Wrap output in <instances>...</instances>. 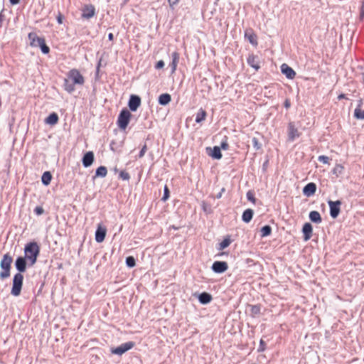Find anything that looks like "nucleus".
<instances>
[{
    "mask_svg": "<svg viewBox=\"0 0 364 364\" xmlns=\"http://www.w3.org/2000/svg\"><path fill=\"white\" fill-rule=\"evenodd\" d=\"M24 252V257L28 260V265L33 266L36 262L40 248L36 242H31L26 245Z\"/></svg>",
    "mask_w": 364,
    "mask_h": 364,
    "instance_id": "f257e3e1",
    "label": "nucleus"
},
{
    "mask_svg": "<svg viewBox=\"0 0 364 364\" xmlns=\"http://www.w3.org/2000/svg\"><path fill=\"white\" fill-rule=\"evenodd\" d=\"M13 259L9 254H5L1 262L0 267L2 269V271L0 272V279H5L10 276V270L11 267Z\"/></svg>",
    "mask_w": 364,
    "mask_h": 364,
    "instance_id": "f03ea898",
    "label": "nucleus"
},
{
    "mask_svg": "<svg viewBox=\"0 0 364 364\" xmlns=\"http://www.w3.org/2000/svg\"><path fill=\"white\" fill-rule=\"evenodd\" d=\"M23 276L21 273H16L13 278L11 294L14 296L20 295L23 286Z\"/></svg>",
    "mask_w": 364,
    "mask_h": 364,
    "instance_id": "7ed1b4c3",
    "label": "nucleus"
},
{
    "mask_svg": "<svg viewBox=\"0 0 364 364\" xmlns=\"http://www.w3.org/2000/svg\"><path fill=\"white\" fill-rule=\"evenodd\" d=\"M68 78L74 83V85H82L85 82L84 77L77 69H72L68 74Z\"/></svg>",
    "mask_w": 364,
    "mask_h": 364,
    "instance_id": "20e7f679",
    "label": "nucleus"
},
{
    "mask_svg": "<svg viewBox=\"0 0 364 364\" xmlns=\"http://www.w3.org/2000/svg\"><path fill=\"white\" fill-rule=\"evenodd\" d=\"M131 114L127 109H123L119 117L117 120V124L119 129H125L128 126Z\"/></svg>",
    "mask_w": 364,
    "mask_h": 364,
    "instance_id": "39448f33",
    "label": "nucleus"
},
{
    "mask_svg": "<svg viewBox=\"0 0 364 364\" xmlns=\"http://www.w3.org/2000/svg\"><path fill=\"white\" fill-rule=\"evenodd\" d=\"M328 204L330 208V215L332 218H336L341 212V201L340 200H328Z\"/></svg>",
    "mask_w": 364,
    "mask_h": 364,
    "instance_id": "423d86ee",
    "label": "nucleus"
},
{
    "mask_svg": "<svg viewBox=\"0 0 364 364\" xmlns=\"http://www.w3.org/2000/svg\"><path fill=\"white\" fill-rule=\"evenodd\" d=\"M133 346H134L133 343H124L117 348H112L111 353L112 354L121 355L123 353H124L125 352H127V350L132 348Z\"/></svg>",
    "mask_w": 364,
    "mask_h": 364,
    "instance_id": "0eeeda50",
    "label": "nucleus"
},
{
    "mask_svg": "<svg viewBox=\"0 0 364 364\" xmlns=\"http://www.w3.org/2000/svg\"><path fill=\"white\" fill-rule=\"evenodd\" d=\"M82 18L89 19L95 16V9L91 4H87L82 8Z\"/></svg>",
    "mask_w": 364,
    "mask_h": 364,
    "instance_id": "6e6552de",
    "label": "nucleus"
},
{
    "mask_svg": "<svg viewBox=\"0 0 364 364\" xmlns=\"http://www.w3.org/2000/svg\"><path fill=\"white\" fill-rule=\"evenodd\" d=\"M228 268L226 262L216 261L212 265V269L215 273L225 272Z\"/></svg>",
    "mask_w": 364,
    "mask_h": 364,
    "instance_id": "1a4fd4ad",
    "label": "nucleus"
},
{
    "mask_svg": "<svg viewBox=\"0 0 364 364\" xmlns=\"http://www.w3.org/2000/svg\"><path fill=\"white\" fill-rule=\"evenodd\" d=\"M300 136V134L295 127L294 124L292 122L289 123L288 124V138L289 141H293L296 138H298Z\"/></svg>",
    "mask_w": 364,
    "mask_h": 364,
    "instance_id": "9d476101",
    "label": "nucleus"
},
{
    "mask_svg": "<svg viewBox=\"0 0 364 364\" xmlns=\"http://www.w3.org/2000/svg\"><path fill=\"white\" fill-rule=\"evenodd\" d=\"M140 105H141V98L137 95H131L130 99L129 100V103H128L129 109L132 111L134 112L138 109V107L140 106Z\"/></svg>",
    "mask_w": 364,
    "mask_h": 364,
    "instance_id": "9b49d317",
    "label": "nucleus"
},
{
    "mask_svg": "<svg viewBox=\"0 0 364 364\" xmlns=\"http://www.w3.org/2000/svg\"><path fill=\"white\" fill-rule=\"evenodd\" d=\"M107 233V229L99 225L95 232V240L97 242H102L104 241Z\"/></svg>",
    "mask_w": 364,
    "mask_h": 364,
    "instance_id": "f8f14e48",
    "label": "nucleus"
},
{
    "mask_svg": "<svg viewBox=\"0 0 364 364\" xmlns=\"http://www.w3.org/2000/svg\"><path fill=\"white\" fill-rule=\"evenodd\" d=\"M26 259L23 257H18L15 261V267L18 273L24 272L26 269Z\"/></svg>",
    "mask_w": 364,
    "mask_h": 364,
    "instance_id": "ddd939ff",
    "label": "nucleus"
},
{
    "mask_svg": "<svg viewBox=\"0 0 364 364\" xmlns=\"http://www.w3.org/2000/svg\"><path fill=\"white\" fill-rule=\"evenodd\" d=\"M28 38L32 47H38L45 40L43 38L38 37L35 33H30L28 34Z\"/></svg>",
    "mask_w": 364,
    "mask_h": 364,
    "instance_id": "4468645a",
    "label": "nucleus"
},
{
    "mask_svg": "<svg viewBox=\"0 0 364 364\" xmlns=\"http://www.w3.org/2000/svg\"><path fill=\"white\" fill-rule=\"evenodd\" d=\"M281 70L288 79H293L296 75L295 71L286 63L282 65Z\"/></svg>",
    "mask_w": 364,
    "mask_h": 364,
    "instance_id": "2eb2a0df",
    "label": "nucleus"
},
{
    "mask_svg": "<svg viewBox=\"0 0 364 364\" xmlns=\"http://www.w3.org/2000/svg\"><path fill=\"white\" fill-rule=\"evenodd\" d=\"M94 153L92 151H87L82 157V162L85 167L90 166L94 161Z\"/></svg>",
    "mask_w": 364,
    "mask_h": 364,
    "instance_id": "dca6fc26",
    "label": "nucleus"
},
{
    "mask_svg": "<svg viewBox=\"0 0 364 364\" xmlns=\"http://www.w3.org/2000/svg\"><path fill=\"white\" fill-rule=\"evenodd\" d=\"M313 228L311 223H306L302 228V232L304 234V240L308 241L312 236Z\"/></svg>",
    "mask_w": 364,
    "mask_h": 364,
    "instance_id": "f3484780",
    "label": "nucleus"
},
{
    "mask_svg": "<svg viewBox=\"0 0 364 364\" xmlns=\"http://www.w3.org/2000/svg\"><path fill=\"white\" fill-rule=\"evenodd\" d=\"M316 191V185L314 183H309L303 188L304 196L309 197L313 196Z\"/></svg>",
    "mask_w": 364,
    "mask_h": 364,
    "instance_id": "a211bd4d",
    "label": "nucleus"
},
{
    "mask_svg": "<svg viewBox=\"0 0 364 364\" xmlns=\"http://www.w3.org/2000/svg\"><path fill=\"white\" fill-rule=\"evenodd\" d=\"M172 57V62L170 64V66L171 67V73H173L177 68V65L179 61V53L178 52H173L171 54Z\"/></svg>",
    "mask_w": 364,
    "mask_h": 364,
    "instance_id": "6ab92c4d",
    "label": "nucleus"
},
{
    "mask_svg": "<svg viewBox=\"0 0 364 364\" xmlns=\"http://www.w3.org/2000/svg\"><path fill=\"white\" fill-rule=\"evenodd\" d=\"M309 219L311 222L314 223H321L322 221L321 216L320 213L316 210H313L309 213Z\"/></svg>",
    "mask_w": 364,
    "mask_h": 364,
    "instance_id": "aec40b11",
    "label": "nucleus"
},
{
    "mask_svg": "<svg viewBox=\"0 0 364 364\" xmlns=\"http://www.w3.org/2000/svg\"><path fill=\"white\" fill-rule=\"evenodd\" d=\"M58 115L56 113L53 112L45 119V122L50 125H55L58 123Z\"/></svg>",
    "mask_w": 364,
    "mask_h": 364,
    "instance_id": "412c9836",
    "label": "nucleus"
},
{
    "mask_svg": "<svg viewBox=\"0 0 364 364\" xmlns=\"http://www.w3.org/2000/svg\"><path fill=\"white\" fill-rule=\"evenodd\" d=\"M199 301L203 304H206L210 302L212 300V296L210 294L206 292H203L198 296Z\"/></svg>",
    "mask_w": 364,
    "mask_h": 364,
    "instance_id": "4be33fe9",
    "label": "nucleus"
},
{
    "mask_svg": "<svg viewBox=\"0 0 364 364\" xmlns=\"http://www.w3.org/2000/svg\"><path fill=\"white\" fill-rule=\"evenodd\" d=\"M74 83L72 82L69 78L64 80L63 87L69 93H72L75 90Z\"/></svg>",
    "mask_w": 364,
    "mask_h": 364,
    "instance_id": "5701e85b",
    "label": "nucleus"
},
{
    "mask_svg": "<svg viewBox=\"0 0 364 364\" xmlns=\"http://www.w3.org/2000/svg\"><path fill=\"white\" fill-rule=\"evenodd\" d=\"M171 100V95L168 93L161 94L159 97V103L161 105H168Z\"/></svg>",
    "mask_w": 364,
    "mask_h": 364,
    "instance_id": "b1692460",
    "label": "nucleus"
},
{
    "mask_svg": "<svg viewBox=\"0 0 364 364\" xmlns=\"http://www.w3.org/2000/svg\"><path fill=\"white\" fill-rule=\"evenodd\" d=\"M210 156L215 159H220L222 157L220 147L219 146H214L213 149L211 150V153L209 154Z\"/></svg>",
    "mask_w": 364,
    "mask_h": 364,
    "instance_id": "393cba45",
    "label": "nucleus"
},
{
    "mask_svg": "<svg viewBox=\"0 0 364 364\" xmlns=\"http://www.w3.org/2000/svg\"><path fill=\"white\" fill-rule=\"evenodd\" d=\"M262 63H263V61L257 56H252V68L258 70L260 68Z\"/></svg>",
    "mask_w": 364,
    "mask_h": 364,
    "instance_id": "a878e982",
    "label": "nucleus"
},
{
    "mask_svg": "<svg viewBox=\"0 0 364 364\" xmlns=\"http://www.w3.org/2000/svg\"><path fill=\"white\" fill-rule=\"evenodd\" d=\"M51 179H52V175L49 171H46L43 173L42 177H41V181L44 185H46V186L49 185L51 181Z\"/></svg>",
    "mask_w": 364,
    "mask_h": 364,
    "instance_id": "bb28decb",
    "label": "nucleus"
},
{
    "mask_svg": "<svg viewBox=\"0 0 364 364\" xmlns=\"http://www.w3.org/2000/svg\"><path fill=\"white\" fill-rule=\"evenodd\" d=\"M107 168L105 166H101L97 168L95 177L104 178L107 176Z\"/></svg>",
    "mask_w": 364,
    "mask_h": 364,
    "instance_id": "cd10ccee",
    "label": "nucleus"
},
{
    "mask_svg": "<svg viewBox=\"0 0 364 364\" xmlns=\"http://www.w3.org/2000/svg\"><path fill=\"white\" fill-rule=\"evenodd\" d=\"M205 117H206V112L205 110L200 109L198 112L196 114V122L197 123H200L201 122H203V120H205Z\"/></svg>",
    "mask_w": 364,
    "mask_h": 364,
    "instance_id": "c85d7f7f",
    "label": "nucleus"
},
{
    "mask_svg": "<svg viewBox=\"0 0 364 364\" xmlns=\"http://www.w3.org/2000/svg\"><path fill=\"white\" fill-rule=\"evenodd\" d=\"M260 232H261V236L262 237H267L271 234L272 228L269 225H264V227H262L261 228Z\"/></svg>",
    "mask_w": 364,
    "mask_h": 364,
    "instance_id": "c756f323",
    "label": "nucleus"
},
{
    "mask_svg": "<svg viewBox=\"0 0 364 364\" xmlns=\"http://www.w3.org/2000/svg\"><path fill=\"white\" fill-rule=\"evenodd\" d=\"M354 117L358 119H364V110L356 107L354 111Z\"/></svg>",
    "mask_w": 364,
    "mask_h": 364,
    "instance_id": "7c9ffc66",
    "label": "nucleus"
},
{
    "mask_svg": "<svg viewBox=\"0 0 364 364\" xmlns=\"http://www.w3.org/2000/svg\"><path fill=\"white\" fill-rule=\"evenodd\" d=\"M343 169L344 167L342 165L336 164L332 171L333 174L336 175V176H338L339 175L342 174Z\"/></svg>",
    "mask_w": 364,
    "mask_h": 364,
    "instance_id": "2f4dec72",
    "label": "nucleus"
},
{
    "mask_svg": "<svg viewBox=\"0 0 364 364\" xmlns=\"http://www.w3.org/2000/svg\"><path fill=\"white\" fill-rule=\"evenodd\" d=\"M230 244V240L229 238H225L220 243L219 250H223L228 247Z\"/></svg>",
    "mask_w": 364,
    "mask_h": 364,
    "instance_id": "473e14b6",
    "label": "nucleus"
},
{
    "mask_svg": "<svg viewBox=\"0 0 364 364\" xmlns=\"http://www.w3.org/2000/svg\"><path fill=\"white\" fill-rule=\"evenodd\" d=\"M242 220L246 223L250 221V208H248L245 210L242 215Z\"/></svg>",
    "mask_w": 364,
    "mask_h": 364,
    "instance_id": "72a5a7b5",
    "label": "nucleus"
},
{
    "mask_svg": "<svg viewBox=\"0 0 364 364\" xmlns=\"http://www.w3.org/2000/svg\"><path fill=\"white\" fill-rule=\"evenodd\" d=\"M38 47L41 48L42 53L44 54H47L50 51V48L48 46H46L45 41H43Z\"/></svg>",
    "mask_w": 364,
    "mask_h": 364,
    "instance_id": "f704fd0d",
    "label": "nucleus"
},
{
    "mask_svg": "<svg viewBox=\"0 0 364 364\" xmlns=\"http://www.w3.org/2000/svg\"><path fill=\"white\" fill-rule=\"evenodd\" d=\"M253 146L256 150H259L262 148V144L255 137L252 139Z\"/></svg>",
    "mask_w": 364,
    "mask_h": 364,
    "instance_id": "c9c22d12",
    "label": "nucleus"
},
{
    "mask_svg": "<svg viewBox=\"0 0 364 364\" xmlns=\"http://www.w3.org/2000/svg\"><path fill=\"white\" fill-rule=\"evenodd\" d=\"M126 263L129 267H133L136 264L135 259L133 257H128L126 259Z\"/></svg>",
    "mask_w": 364,
    "mask_h": 364,
    "instance_id": "e433bc0d",
    "label": "nucleus"
},
{
    "mask_svg": "<svg viewBox=\"0 0 364 364\" xmlns=\"http://www.w3.org/2000/svg\"><path fill=\"white\" fill-rule=\"evenodd\" d=\"M119 177L122 179V180H124V181H128L129 180L130 178V176H129V173L124 171H122L119 173Z\"/></svg>",
    "mask_w": 364,
    "mask_h": 364,
    "instance_id": "4c0bfd02",
    "label": "nucleus"
},
{
    "mask_svg": "<svg viewBox=\"0 0 364 364\" xmlns=\"http://www.w3.org/2000/svg\"><path fill=\"white\" fill-rule=\"evenodd\" d=\"M168 198H169V190H168L167 186H164V196H163L161 200L163 201H166L168 200Z\"/></svg>",
    "mask_w": 364,
    "mask_h": 364,
    "instance_id": "58836bf2",
    "label": "nucleus"
},
{
    "mask_svg": "<svg viewBox=\"0 0 364 364\" xmlns=\"http://www.w3.org/2000/svg\"><path fill=\"white\" fill-rule=\"evenodd\" d=\"M318 161H320L323 164H328V162H329V158L324 155L319 156L318 158Z\"/></svg>",
    "mask_w": 364,
    "mask_h": 364,
    "instance_id": "ea45409f",
    "label": "nucleus"
},
{
    "mask_svg": "<svg viewBox=\"0 0 364 364\" xmlns=\"http://www.w3.org/2000/svg\"><path fill=\"white\" fill-rule=\"evenodd\" d=\"M260 309H261V307L259 305L252 306V314H259Z\"/></svg>",
    "mask_w": 364,
    "mask_h": 364,
    "instance_id": "a19ab883",
    "label": "nucleus"
},
{
    "mask_svg": "<svg viewBox=\"0 0 364 364\" xmlns=\"http://www.w3.org/2000/svg\"><path fill=\"white\" fill-rule=\"evenodd\" d=\"M146 150H147V146H146V144H144V145L143 146V147L141 148V151H140L139 154V158H142V157L144 156V154H145V153H146Z\"/></svg>",
    "mask_w": 364,
    "mask_h": 364,
    "instance_id": "79ce46f5",
    "label": "nucleus"
},
{
    "mask_svg": "<svg viewBox=\"0 0 364 364\" xmlns=\"http://www.w3.org/2000/svg\"><path fill=\"white\" fill-rule=\"evenodd\" d=\"M164 62L163 60H159L157 62V63L155 65L156 69H161L164 68Z\"/></svg>",
    "mask_w": 364,
    "mask_h": 364,
    "instance_id": "37998d69",
    "label": "nucleus"
},
{
    "mask_svg": "<svg viewBox=\"0 0 364 364\" xmlns=\"http://www.w3.org/2000/svg\"><path fill=\"white\" fill-rule=\"evenodd\" d=\"M364 18V2H363L361 8H360V19L363 20Z\"/></svg>",
    "mask_w": 364,
    "mask_h": 364,
    "instance_id": "c03bdc74",
    "label": "nucleus"
},
{
    "mask_svg": "<svg viewBox=\"0 0 364 364\" xmlns=\"http://www.w3.org/2000/svg\"><path fill=\"white\" fill-rule=\"evenodd\" d=\"M63 16L59 13L58 15L57 16V21L59 24H61L63 23Z\"/></svg>",
    "mask_w": 364,
    "mask_h": 364,
    "instance_id": "a18cd8bd",
    "label": "nucleus"
},
{
    "mask_svg": "<svg viewBox=\"0 0 364 364\" xmlns=\"http://www.w3.org/2000/svg\"><path fill=\"white\" fill-rule=\"evenodd\" d=\"M35 212L37 215H41L43 213V209L41 207H36L35 208Z\"/></svg>",
    "mask_w": 364,
    "mask_h": 364,
    "instance_id": "49530a36",
    "label": "nucleus"
},
{
    "mask_svg": "<svg viewBox=\"0 0 364 364\" xmlns=\"http://www.w3.org/2000/svg\"><path fill=\"white\" fill-rule=\"evenodd\" d=\"M257 42L255 36L252 33V46H257Z\"/></svg>",
    "mask_w": 364,
    "mask_h": 364,
    "instance_id": "de8ad7c7",
    "label": "nucleus"
},
{
    "mask_svg": "<svg viewBox=\"0 0 364 364\" xmlns=\"http://www.w3.org/2000/svg\"><path fill=\"white\" fill-rule=\"evenodd\" d=\"M285 108L288 109L291 106V103H290V101L289 99H287L285 101H284V104Z\"/></svg>",
    "mask_w": 364,
    "mask_h": 364,
    "instance_id": "09e8293b",
    "label": "nucleus"
},
{
    "mask_svg": "<svg viewBox=\"0 0 364 364\" xmlns=\"http://www.w3.org/2000/svg\"><path fill=\"white\" fill-rule=\"evenodd\" d=\"M220 147L223 149H227L228 147V144L226 141H223L221 143Z\"/></svg>",
    "mask_w": 364,
    "mask_h": 364,
    "instance_id": "8fccbe9b",
    "label": "nucleus"
},
{
    "mask_svg": "<svg viewBox=\"0 0 364 364\" xmlns=\"http://www.w3.org/2000/svg\"><path fill=\"white\" fill-rule=\"evenodd\" d=\"M179 0H168L169 4L171 6L176 4Z\"/></svg>",
    "mask_w": 364,
    "mask_h": 364,
    "instance_id": "3c124183",
    "label": "nucleus"
},
{
    "mask_svg": "<svg viewBox=\"0 0 364 364\" xmlns=\"http://www.w3.org/2000/svg\"><path fill=\"white\" fill-rule=\"evenodd\" d=\"M21 0H9V2L11 5H16L20 3Z\"/></svg>",
    "mask_w": 364,
    "mask_h": 364,
    "instance_id": "603ef678",
    "label": "nucleus"
},
{
    "mask_svg": "<svg viewBox=\"0 0 364 364\" xmlns=\"http://www.w3.org/2000/svg\"><path fill=\"white\" fill-rule=\"evenodd\" d=\"M245 38L250 42V34L247 31L245 33Z\"/></svg>",
    "mask_w": 364,
    "mask_h": 364,
    "instance_id": "864d4df0",
    "label": "nucleus"
},
{
    "mask_svg": "<svg viewBox=\"0 0 364 364\" xmlns=\"http://www.w3.org/2000/svg\"><path fill=\"white\" fill-rule=\"evenodd\" d=\"M338 100L346 99V95L345 94H340L338 96Z\"/></svg>",
    "mask_w": 364,
    "mask_h": 364,
    "instance_id": "5fc2aeb1",
    "label": "nucleus"
},
{
    "mask_svg": "<svg viewBox=\"0 0 364 364\" xmlns=\"http://www.w3.org/2000/svg\"><path fill=\"white\" fill-rule=\"evenodd\" d=\"M362 105H363V100H362V99H360V100H358V106H357V107H360V109H361Z\"/></svg>",
    "mask_w": 364,
    "mask_h": 364,
    "instance_id": "6e6d98bb",
    "label": "nucleus"
},
{
    "mask_svg": "<svg viewBox=\"0 0 364 364\" xmlns=\"http://www.w3.org/2000/svg\"><path fill=\"white\" fill-rule=\"evenodd\" d=\"M225 191V188H222L221 191L217 195L216 198H220L222 196V193Z\"/></svg>",
    "mask_w": 364,
    "mask_h": 364,
    "instance_id": "4d7b16f0",
    "label": "nucleus"
},
{
    "mask_svg": "<svg viewBox=\"0 0 364 364\" xmlns=\"http://www.w3.org/2000/svg\"><path fill=\"white\" fill-rule=\"evenodd\" d=\"M246 197H247V200H248L249 201H250V197H251V195H250V191H248L247 192V193H246Z\"/></svg>",
    "mask_w": 364,
    "mask_h": 364,
    "instance_id": "13d9d810",
    "label": "nucleus"
},
{
    "mask_svg": "<svg viewBox=\"0 0 364 364\" xmlns=\"http://www.w3.org/2000/svg\"><path fill=\"white\" fill-rule=\"evenodd\" d=\"M3 19H4V16L1 14V13H0V27L2 26Z\"/></svg>",
    "mask_w": 364,
    "mask_h": 364,
    "instance_id": "bf43d9fd",
    "label": "nucleus"
},
{
    "mask_svg": "<svg viewBox=\"0 0 364 364\" xmlns=\"http://www.w3.org/2000/svg\"><path fill=\"white\" fill-rule=\"evenodd\" d=\"M113 38H114L113 34H112V33H109V35H108V38H109V41H112V40H113Z\"/></svg>",
    "mask_w": 364,
    "mask_h": 364,
    "instance_id": "052dcab7",
    "label": "nucleus"
},
{
    "mask_svg": "<svg viewBox=\"0 0 364 364\" xmlns=\"http://www.w3.org/2000/svg\"><path fill=\"white\" fill-rule=\"evenodd\" d=\"M251 200H252V203H255V198L253 197V196L252 195V198H251Z\"/></svg>",
    "mask_w": 364,
    "mask_h": 364,
    "instance_id": "680f3d73",
    "label": "nucleus"
},
{
    "mask_svg": "<svg viewBox=\"0 0 364 364\" xmlns=\"http://www.w3.org/2000/svg\"><path fill=\"white\" fill-rule=\"evenodd\" d=\"M247 61L248 63H250V57H248L247 58Z\"/></svg>",
    "mask_w": 364,
    "mask_h": 364,
    "instance_id": "e2e57ef3",
    "label": "nucleus"
},
{
    "mask_svg": "<svg viewBox=\"0 0 364 364\" xmlns=\"http://www.w3.org/2000/svg\"><path fill=\"white\" fill-rule=\"evenodd\" d=\"M251 214H252V217H253V214H254V213H253V210H252Z\"/></svg>",
    "mask_w": 364,
    "mask_h": 364,
    "instance_id": "0e129e2a",
    "label": "nucleus"
}]
</instances>
